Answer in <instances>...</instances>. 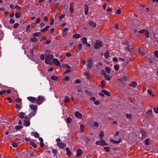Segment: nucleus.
Instances as JSON below:
<instances>
[{
	"label": "nucleus",
	"instance_id": "1",
	"mask_svg": "<svg viewBox=\"0 0 158 158\" xmlns=\"http://www.w3.org/2000/svg\"><path fill=\"white\" fill-rule=\"evenodd\" d=\"M45 62L47 64H50L51 63L50 61L53 58V55L49 54H45Z\"/></svg>",
	"mask_w": 158,
	"mask_h": 158
},
{
	"label": "nucleus",
	"instance_id": "2",
	"mask_svg": "<svg viewBox=\"0 0 158 158\" xmlns=\"http://www.w3.org/2000/svg\"><path fill=\"white\" fill-rule=\"evenodd\" d=\"M24 125L25 126L28 127L30 126V118L27 116L24 117Z\"/></svg>",
	"mask_w": 158,
	"mask_h": 158
},
{
	"label": "nucleus",
	"instance_id": "3",
	"mask_svg": "<svg viewBox=\"0 0 158 158\" xmlns=\"http://www.w3.org/2000/svg\"><path fill=\"white\" fill-rule=\"evenodd\" d=\"M44 100V97L42 96H39L36 99V103L38 105H40L41 104Z\"/></svg>",
	"mask_w": 158,
	"mask_h": 158
},
{
	"label": "nucleus",
	"instance_id": "4",
	"mask_svg": "<svg viewBox=\"0 0 158 158\" xmlns=\"http://www.w3.org/2000/svg\"><path fill=\"white\" fill-rule=\"evenodd\" d=\"M96 144L97 145H99L102 146H106L108 144L106 143L105 141L104 140H102L101 141H97L96 142Z\"/></svg>",
	"mask_w": 158,
	"mask_h": 158
},
{
	"label": "nucleus",
	"instance_id": "5",
	"mask_svg": "<svg viewBox=\"0 0 158 158\" xmlns=\"http://www.w3.org/2000/svg\"><path fill=\"white\" fill-rule=\"evenodd\" d=\"M103 43L100 41H96L95 44V48L96 49H98L100 47H102L103 46Z\"/></svg>",
	"mask_w": 158,
	"mask_h": 158
},
{
	"label": "nucleus",
	"instance_id": "6",
	"mask_svg": "<svg viewBox=\"0 0 158 158\" xmlns=\"http://www.w3.org/2000/svg\"><path fill=\"white\" fill-rule=\"evenodd\" d=\"M27 98L28 100L32 103L36 102V99L35 97L30 96L27 97Z\"/></svg>",
	"mask_w": 158,
	"mask_h": 158
},
{
	"label": "nucleus",
	"instance_id": "7",
	"mask_svg": "<svg viewBox=\"0 0 158 158\" xmlns=\"http://www.w3.org/2000/svg\"><path fill=\"white\" fill-rule=\"evenodd\" d=\"M82 42L84 44H85L87 47H90V44L87 43V39L85 37H84L82 39Z\"/></svg>",
	"mask_w": 158,
	"mask_h": 158
},
{
	"label": "nucleus",
	"instance_id": "8",
	"mask_svg": "<svg viewBox=\"0 0 158 158\" xmlns=\"http://www.w3.org/2000/svg\"><path fill=\"white\" fill-rule=\"evenodd\" d=\"M75 115L76 117L78 119H81L82 118V114L78 111H77L75 112Z\"/></svg>",
	"mask_w": 158,
	"mask_h": 158
},
{
	"label": "nucleus",
	"instance_id": "9",
	"mask_svg": "<svg viewBox=\"0 0 158 158\" xmlns=\"http://www.w3.org/2000/svg\"><path fill=\"white\" fill-rule=\"evenodd\" d=\"M57 145L60 149H62L66 146V144L62 142H57Z\"/></svg>",
	"mask_w": 158,
	"mask_h": 158
},
{
	"label": "nucleus",
	"instance_id": "10",
	"mask_svg": "<svg viewBox=\"0 0 158 158\" xmlns=\"http://www.w3.org/2000/svg\"><path fill=\"white\" fill-rule=\"evenodd\" d=\"M52 62L58 66H60V61L56 58L53 59L52 60Z\"/></svg>",
	"mask_w": 158,
	"mask_h": 158
},
{
	"label": "nucleus",
	"instance_id": "11",
	"mask_svg": "<svg viewBox=\"0 0 158 158\" xmlns=\"http://www.w3.org/2000/svg\"><path fill=\"white\" fill-rule=\"evenodd\" d=\"M29 106L31 109L33 110V111L36 112L37 109V105H34L33 104H31Z\"/></svg>",
	"mask_w": 158,
	"mask_h": 158
},
{
	"label": "nucleus",
	"instance_id": "12",
	"mask_svg": "<svg viewBox=\"0 0 158 158\" xmlns=\"http://www.w3.org/2000/svg\"><path fill=\"white\" fill-rule=\"evenodd\" d=\"M84 9L85 10V14L87 15L88 14L89 7L87 4H85L84 6Z\"/></svg>",
	"mask_w": 158,
	"mask_h": 158
},
{
	"label": "nucleus",
	"instance_id": "13",
	"mask_svg": "<svg viewBox=\"0 0 158 158\" xmlns=\"http://www.w3.org/2000/svg\"><path fill=\"white\" fill-rule=\"evenodd\" d=\"M110 142L111 143H113L114 144H118L121 142V140L120 139L118 141H116L113 139H111L110 140Z\"/></svg>",
	"mask_w": 158,
	"mask_h": 158
},
{
	"label": "nucleus",
	"instance_id": "14",
	"mask_svg": "<svg viewBox=\"0 0 158 158\" xmlns=\"http://www.w3.org/2000/svg\"><path fill=\"white\" fill-rule=\"evenodd\" d=\"M68 31H69V29L67 28H65L63 30V35H62V36L63 37H64L68 33Z\"/></svg>",
	"mask_w": 158,
	"mask_h": 158
},
{
	"label": "nucleus",
	"instance_id": "15",
	"mask_svg": "<svg viewBox=\"0 0 158 158\" xmlns=\"http://www.w3.org/2000/svg\"><path fill=\"white\" fill-rule=\"evenodd\" d=\"M31 135H33L35 138H39V134L37 132L32 131L31 133Z\"/></svg>",
	"mask_w": 158,
	"mask_h": 158
},
{
	"label": "nucleus",
	"instance_id": "16",
	"mask_svg": "<svg viewBox=\"0 0 158 158\" xmlns=\"http://www.w3.org/2000/svg\"><path fill=\"white\" fill-rule=\"evenodd\" d=\"M104 75L106 79L107 80L110 81L111 80V77L109 75H108L106 74V73H105L104 74Z\"/></svg>",
	"mask_w": 158,
	"mask_h": 158
},
{
	"label": "nucleus",
	"instance_id": "17",
	"mask_svg": "<svg viewBox=\"0 0 158 158\" xmlns=\"http://www.w3.org/2000/svg\"><path fill=\"white\" fill-rule=\"evenodd\" d=\"M39 139L40 142V146L41 148H43L44 146V144L43 142V140L42 138L41 137H39Z\"/></svg>",
	"mask_w": 158,
	"mask_h": 158
},
{
	"label": "nucleus",
	"instance_id": "18",
	"mask_svg": "<svg viewBox=\"0 0 158 158\" xmlns=\"http://www.w3.org/2000/svg\"><path fill=\"white\" fill-rule=\"evenodd\" d=\"M83 153V151L80 149H78L77 151V156H81Z\"/></svg>",
	"mask_w": 158,
	"mask_h": 158
},
{
	"label": "nucleus",
	"instance_id": "19",
	"mask_svg": "<svg viewBox=\"0 0 158 158\" xmlns=\"http://www.w3.org/2000/svg\"><path fill=\"white\" fill-rule=\"evenodd\" d=\"M36 112H35V111H32L31 113L28 114V116H29V118H31L32 117L34 116L36 113Z\"/></svg>",
	"mask_w": 158,
	"mask_h": 158
},
{
	"label": "nucleus",
	"instance_id": "20",
	"mask_svg": "<svg viewBox=\"0 0 158 158\" xmlns=\"http://www.w3.org/2000/svg\"><path fill=\"white\" fill-rule=\"evenodd\" d=\"M89 25L94 27H96L97 24L96 23L92 21H90L89 23Z\"/></svg>",
	"mask_w": 158,
	"mask_h": 158
},
{
	"label": "nucleus",
	"instance_id": "21",
	"mask_svg": "<svg viewBox=\"0 0 158 158\" xmlns=\"http://www.w3.org/2000/svg\"><path fill=\"white\" fill-rule=\"evenodd\" d=\"M49 27V26L48 25L47 26L44 28L40 30V32H44L48 30Z\"/></svg>",
	"mask_w": 158,
	"mask_h": 158
},
{
	"label": "nucleus",
	"instance_id": "22",
	"mask_svg": "<svg viewBox=\"0 0 158 158\" xmlns=\"http://www.w3.org/2000/svg\"><path fill=\"white\" fill-rule=\"evenodd\" d=\"M137 83L135 81H132L130 84H129V86L131 87L135 88L137 85Z\"/></svg>",
	"mask_w": 158,
	"mask_h": 158
},
{
	"label": "nucleus",
	"instance_id": "23",
	"mask_svg": "<svg viewBox=\"0 0 158 158\" xmlns=\"http://www.w3.org/2000/svg\"><path fill=\"white\" fill-rule=\"evenodd\" d=\"M52 153L54 154V156H56L57 154L58 153L57 150L55 149H52Z\"/></svg>",
	"mask_w": 158,
	"mask_h": 158
},
{
	"label": "nucleus",
	"instance_id": "24",
	"mask_svg": "<svg viewBox=\"0 0 158 158\" xmlns=\"http://www.w3.org/2000/svg\"><path fill=\"white\" fill-rule=\"evenodd\" d=\"M30 144L34 148H36L37 147V145L34 142V140L33 139H31V141Z\"/></svg>",
	"mask_w": 158,
	"mask_h": 158
},
{
	"label": "nucleus",
	"instance_id": "25",
	"mask_svg": "<svg viewBox=\"0 0 158 158\" xmlns=\"http://www.w3.org/2000/svg\"><path fill=\"white\" fill-rule=\"evenodd\" d=\"M102 93H104V94H106L108 96H110V94L109 92L106 90H102Z\"/></svg>",
	"mask_w": 158,
	"mask_h": 158
},
{
	"label": "nucleus",
	"instance_id": "26",
	"mask_svg": "<svg viewBox=\"0 0 158 158\" xmlns=\"http://www.w3.org/2000/svg\"><path fill=\"white\" fill-rule=\"evenodd\" d=\"M25 114V113L23 112H20L19 115V117L20 118L23 119V118H24V115Z\"/></svg>",
	"mask_w": 158,
	"mask_h": 158
},
{
	"label": "nucleus",
	"instance_id": "27",
	"mask_svg": "<svg viewBox=\"0 0 158 158\" xmlns=\"http://www.w3.org/2000/svg\"><path fill=\"white\" fill-rule=\"evenodd\" d=\"M70 10L71 12L73 13L74 11V4L71 3L70 6Z\"/></svg>",
	"mask_w": 158,
	"mask_h": 158
},
{
	"label": "nucleus",
	"instance_id": "28",
	"mask_svg": "<svg viewBox=\"0 0 158 158\" xmlns=\"http://www.w3.org/2000/svg\"><path fill=\"white\" fill-rule=\"evenodd\" d=\"M80 131L81 133H83L84 131V129H85L84 126L83 124H81L80 125Z\"/></svg>",
	"mask_w": 158,
	"mask_h": 158
},
{
	"label": "nucleus",
	"instance_id": "29",
	"mask_svg": "<svg viewBox=\"0 0 158 158\" xmlns=\"http://www.w3.org/2000/svg\"><path fill=\"white\" fill-rule=\"evenodd\" d=\"M109 53L108 52H106L104 54V56L105 58L107 59L110 57L109 56Z\"/></svg>",
	"mask_w": 158,
	"mask_h": 158
},
{
	"label": "nucleus",
	"instance_id": "30",
	"mask_svg": "<svg viewBox=\"0 0 158 158\" xmlns=\"http://www.w3.org/2000/svg\"><path fill=\"white\" fill-rule=\"evenodd\" d=\"M15 17L17 19L19 18L21 15V13H16L15 14Z\"/></svg>",
	"mask_w": 158,
	"mask_h": 158
},
{
	"label": "nucleus",
	"instance_id": "31",
	"mask_svg": "<svg viewBox=\"0 0 158 158\" xmlns=\"http://www.w3.org/2000/svg\"><path fill=\"white\" fill-rule=\"evenodd\" d=\"M73 36L74 38L76 39H79L81 37V35L79 34L74 35H73Z\"/></svg>",
	"mask_w": 158,
	"mask_h": 158
},
{
	"label": "nucleus",
	"instance_id": "32",
	"mask_svg": "<svg viewBox=\"0 0 158 158\" xmlns=\"http://www.w3.org/2000/svg\"><path fill=\"white\" fill-rule=\"evenodd\" d=\"M40 35V32H35L32 35V36L33 37L39 36Z\"/></svg>",
	"mask_w": 158,
	"mask_h": 158
},
{
	"label": "nucleus",
	"instance_id": "33",
	"mask_svg": "<svg viewBox=\"0 0 158 158\" xmlns=\"http://www.w3.org/2000/svg\"><path fill=\"white\" fill-rule=\"evenodd\" d=\"M144 32L145 35L148 38H149V33L148 31L147 30H145Z\"/></svg>",
	"mask_w": 158,
	"mask_h": 158
},
{
	"label": "nucleus",
	"instance_id": "34",
	"mask_svg": "<svg viewBox=\"0 0 158 158\" xmlns=\"http://www.w3.org/2000/svg\"><path fill=\"white\" fill-rule=\"evenodd\" d=\"M51 79L53 80L57 81L58 78L57 76H53L51 77Z\"/></svg>",
	"mask_w": 158,
	"mask_h": 158
},
{
	"label": "nucleus",
	"instance_id": "35",
	"mask_svg": "<svg viewBox=\"0 0 158 158\" xmlns=\"http://www.w3.org/2000/svg\"><path fill=\"white\" fill-rule=\"evenodd\" d=\"M92 66V62L90 61H89L88 62V64L87 65L88 68H91Z\"/></svg>",
	"mask_w": 158,
	"mask_h": 158
},
{
	"label": "nucleus",
	"instance_id": "36",
	"mask_svg": "<svg viewBox=\"0 0 158 158\" xmlns=\"http://www.w3.org/2000/svg\"><path fill=\"white\" fill-rule=\"evenodd\" d=\"M85 76L86 77H85L86 78H87V79H88V80H89L90 81L91 80L90 75L89 73H86L85 75Z\"/></svg>",
	"mask_w": 158,
	"mask_h": 158
},
{
	"label": "nucleus",
	"instance_id": "37",
	"mask_svg": "<svg viewBox=\"0 0 158 158\" xmlns=\"http://www.w3.org/2000/svg\"><path fill=\"white\" fill-rule=\"evenodd\" d=\"M104 133L103 131H102L100 133L99 135V137L100 138H102L104 137Z\"/></svg>",
	"mask_w": 158,
	"mask_h": 158
},
{
	"label": "nucleus",
	"instance_id": "38",
	"mask_svg": "<svg viewBox=\"0 0 158 158\" xmlns=\"http://www.w3.org/2000/svg\"><path fill=\"white\" fill-rule=\"evenodd\" d=\"M69 102V98L67 96H66L65 97V100L64 102L65 103H67Z\"/></svg>",
	"mask_w": 158,
	"mask_h": 158
},
{
	"label": "nucleus",
	"instance_id": "39",
	"mask_svg": "<svg viewBox=\"0 0 158 158\" xmlns=\"http://www.w3.org/2000/svg\"><path fill=\"white\" fill-rule=\"evenodd\" d=\"M40 22V19L39 18H38L36 21L34 22V24H35L39 23Z\"/></svg>",
	"mask_w": 158,
	"mask_h": 158
},
{
	"label": "nucleus",
	"instance_id": "40",
	"mask_svg": "<svg viewBox=\"0 0 158 158\" xmlns=\"http://www.w3.org/2000/svg\"><path fill=\"white\" fill-rule=\"evenodd\" d=\"M105 70L107 73H109L110 71V68L106 67L105 68Z\"/></svg>",
	"mask_w": 158,
	"mask_h": 158
},
{
	"label": "nucleus",
	"instance_id": "41",
	"mask_svg": "<svg viewBox=\"0 0 158 158\" xmlns=\"http://www.w3.org/2000/svg\"><path fill=\"white\" fill-rule=\"evenodd\" d=\"M152 113V110H149L147 112L146 114L148 115H150L151 113Z\"/></svg>",
	"mask_w": 158,
	"mask_h": 158
},
{
	"label": "nucleus",
	"instance_id": "42",
	"mask_svg": "<svg viewBox=\"0 0 158 158\" xmlns=\"http://www.w3.org/2000/svg\"><path fill=\"white\" fill-rule=\"evenodd\" d=\"M37 40V39L35 37L31 38L30 39V41L32 42H36Z\"/></svg>",
	"mask_w": 158,
	"mask_h": 158
},
{
	"label": "nucleus",
	"instance_id": "43",
	"mask_svg": "<svg viewBox=\"0 0 158 158\" xmlns=\"http://www.w3.org/2000/svg\"><path fill=\"white\" fill-rule=\"evenodd\" d=\"M22 127L20 126H17L15 127V129L17 130H19L22 128Z\"/></svg>",
	"mask_w": 158,
	"mask_h": 158
},
{
	"label": "nucleus",
	"instance_id": "44",
	"mask_svg": "<svg viewBox=\"0 0 158 158\" xmlns=\"http://www.w3.org/2000/svg\"><path fill=\"white\" fill-rule=\"evenodd\" d=\"M30 25L29 24L27 25L26 29V32H28L30 31Z\"/></svg>",
	"mask_w": 158,
	"mask_h": 158
},
{
	"label": "nucleus",
	"instance_id": "45",
	"mask_svg": "<svg viewBox=\"0 0 158 158\" xmlns=\"http://www.w3.org/2000/svg\"><path fill=\"white\" fill-rule=\"evenodd\" d=\"M6 93V90H3L0 91V95H3Z\"/></svg>",
	"mask_w": 158,
	"mask_h": 158
},
{
	"label": "nucleus",
	"instance_id": "46",
	"mask_svg": "<svg viewBox=\"0 0 158 158\" xmlns=\"http://www.w3.org/2000/svg\"><path fill=\"white\" fill-rule=\"evenodd\" d=\"M114 69L116 71L118 70L119 69V66L118 65H114Z\"/></svg>",
	"mask_w": 158,
	"mask_h": 158
},
{
	"label": "nucleus",
	"instance_id": "47",
	"mask_svg": "<svg viewBox=\"0 0 158 158\" xmlns=\"http://www.w3.org/2000/svg\"><path fill=\"white\" fill-rule=\"evenodd\" d=\"M19 23H15V24L14 25H13V27L14 28H17L19 26Z\"/></svg>",
	"mask_w": 158,
	"mask_h": 158
},
{
	"label": "nucleus",
	"instance_id": "48",
	"mask_svg": "<svg viewBox=\"0 0 158 158\" xmlns=\"http://www.w3.org/2000/svg\"><path fill=\"white\" fill-rule=\"evenodd\" d=\"M104 149L105 151L106 152H108L110 151V148L108 147H104Z\"/></svg>",
	"mask_w": 158,
	"mask_h": 158
},
{
	"label": "nucleus",
	"instance_id": "49",
	"mask_svg": "<svg viewBox=\"0 0 158 158\" xmlns=\"http://www.w3.org/2000/svg\"><path fill=\"white\" fill-rule=\"evenodd\" d=\"M65 14H62L59 18V20H61L62 19H63L65 16Z\"/></svg>",
	"mask_w": 158,
	"mask_h": 158
},
{
	"label": "nucleus",
	"instance_id": "50",
	"mask_svg": "<svg viewBox=\"0 0 158 158\" xmlns=\"http://www.w3.org/2000/svg\"><path fill=\"white\" fill-rule=\"evenodd\" d=\"M154 111L156 113H158V107H155L154 108Z\"/></svg>",
	"mask_w": 158,
	"mask_h": 158
},
{
	"label": "nucleus",
	"instance_id": "51",
	"mask_svg": "<svg viewBox=\"0 0 158 158\" xmlns=\"http://www.w3.org/2000/svg\"><path fill=\"white\" fill-rule=\"evenodd\" d=\"M131 115L130 114H126V117L127 118H131Z\"/></svg>",
	"mask_w": 158,
	"mask_h": 158
},
{
	"label": "nucleus",
	"instance_id": "52",
	"mask_svg": "<svg viewBox=\"0 0 158 158\" xmlns=\"http://www.w3.org/2000/svg\"><path fill=\"white\" fill-rule=\"evenodd\" d=\"M32 139H31L30 138H27V137H25V140L26 142H30L31 143V141Z\"/></svg>",
	"mask_w": 158,
	"mask_h": 158
},
{
	"label": "nucleus",
	"instance_id": "53",
	"mask_svg": "<svg viewBox=\"0 0 158 158\" xmlns=\"http://www.w3.org/2000/svg\"><path fill=\"white\" fill-rule=\"evenodd\" d=\"M21 101V99L19 98H16L15 100V101L17 103H19Z\"/></svg>",
	"mask_w": 158,
	"mask_h": 158
},
{
	"label": "nucleus",
	"instance_id": "54",
	"mask_svg": "<svg viewBox=\"0 0 158 158\" xmlns=\"http://www.w3.org/2000/svg\"><path fill=\"white\" fill-rule=\"evenodd\" d=\"M33 52H34V50L33 49H30V53L31 55V56H33L34 55Z\"/></svg>",
	"mask_w": 158,
	"mask_h": 158
},
{
	"label": "nucleus",
	"instance_id": "55",
	"mask_svg": "<svg viewBox=\"0 0 158 158\" xmlns=\"http://www.w3.org/2000/svg\"><path fill=\"white\" fill-rule=\"evenodd\" d=\"M7 100L10 103H11L12 102V99L10 97H8L7 98Z\"/></svg>",
	"mask_w": 158,
	"mask_h": 158
},
{
	"label": "nucleus",
	"instance_id": "56",
	"mask_svg": "<svg viewBox=\"0 0 158 158\" xmlns=\"http://www.w3.org/2000/svg\"><path fill=\"white\" fill-rule=\"evenodd\" d=\"M15 20L13 19H11L9 21V23L10 24H13L15 23Z\"/></svg>",
	"mask_w": 158,
	"mask_h": 158
},
{
	"label": "nucleus",
	"instance_id": "57",
	"mask_svg": "<svg viewBox=\"0 0 158 158\" xmlns=\"http://www.w3.org/2000/svg\"><path fill=\"white\" fill-rule=\"evenodd\" d=\"M147 92L150 95H152L153 97L154 96V95L152 94V92L151 90L148 89L147 90Z\"/></svg>",
	"mask_w": 158,
	"mask_h": 158
},
{
	"label": "nucleus",
	"instance_id": "58",
	"mask_svg": "<svg viewBox=\"0 0 158 158\" xmlns=\"http://www.w3.org/2000/svg\"><path fill=\"white\" fill-rule=\"evenodd\" d=\"M54 23V19L53 18H52L51 19V21L50 22V24L51 25H53Z\"/></svg>",
	"mask_w": 158,
	"mask_h": 158
},
{
	"label": "nucleus",
	"instance_id": "59",
	"mask_svg": "<svg viewBox=\"0 0 158 158\" xmlns=\"http://www.w3.org/2000/svg\"><path fill=\"white\" fill-rule=\"evenodd\" d=\"M149 140L148 139H147L145 140V144L146 145H149Z\"/></svg>",
	"mask_w": 158,
	"mask_h": 158
},
{
	"label": "nucleus",
	"instance_id": "60",
	"mask_svg": "<svg viewBox=\"0 0 158 158\" xmlns=\"http://www.w3.org/2000/svg\"><path fill=\"white\" fill-rule=\"evenodd\" d=\"M12 146L13 147L15 148L17 146V144L15 142H13L12 143Z\"/></svg>",
	"mask_w": 158,
	"mask_h": 158
},
{
	"label": "nucleus",
	"instance_id": "61",
	"mask_svg": "<svg viewBox=\"0 0 158 158\" xmlns=\"http://www.w3.org/2000/svg\"><path fill=\"white\" fill-rule=\"evenodd\" d=\"M145 31V30L144 29L141 30L140 31H138V32L139 33H143Z\"/></svg>",
	"mask_w": 158,
	"mask_h": 158
},
{
	"label": "nucleus",
	"instance_id": "62",
	"mask_svg": "<svg viewBox=\"0 0 158 158\" xmlns=\"http://www.w3.org/2000/svg\"><path fill=\"white\" fill-rule=\"evenodd\" d=\"M40 58L42 60H43L44 59V54H42L40 55Z\"/></svg>",
	"mask_w": 158,
	"mask_h": 158
},
{
	"label": "nucleus",
	"instance_id": "63",
	"mask_svg": "<svg viewBox=\"0 0 158 158\" xmlns=\"http://www.w3.org/2000/svg\"><path fill=\"white\" fill-rule=\"evenodd\" d=\"M15 107L17 109H20L21 108L20 105L19 104H16L15 105Z\"/></svg>",
	"mask_w": 158,
	"mask_h": 158
},
{
	"label": "nucleus",
	"instance_id": "64",
	"mask_svg": "<svg viewBox=\"0 0 158 158\" xmlns=\"http://www.w3.org/2000/svg\"><path fill=\"white\" fill-rule=\"evenodd\" d=\"M155 56H156V57L157 58H158V51H156L155 52Z\"/></svg>",
	"mask_w": 158,
	"mask_h": 158
}]
</instances>
